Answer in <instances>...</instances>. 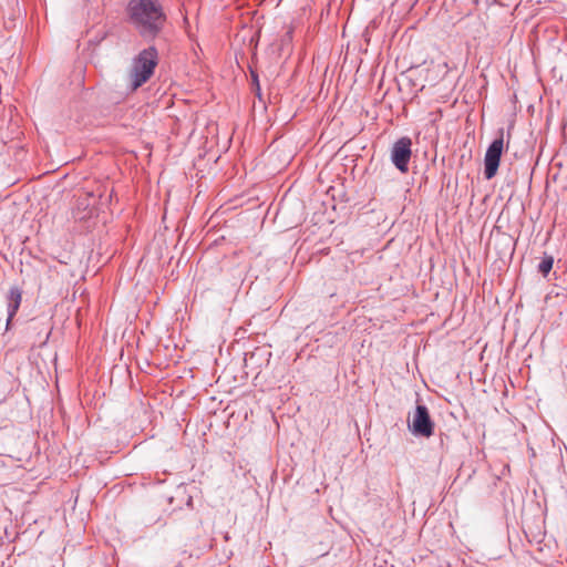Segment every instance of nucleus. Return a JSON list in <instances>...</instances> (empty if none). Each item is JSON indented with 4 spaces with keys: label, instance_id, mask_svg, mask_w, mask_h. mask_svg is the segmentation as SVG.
Listing matches in <instances>:
<instances>
[{
    "label": "nucleus",
    "instance_id": "nucleus-1",
    "mask_svg": "<svg viewBox=\"0 0 567 567\" xmlns=\"http://www.w3.org/2000/svg\"><path fill=\"white\" fill-rule=\"evenodd\" d=\"M125 12L128 22L143 38H155L166 23L159 0H130Z\"/></svg>",
    "mask_w": 567,
    "mask_h": 567
},
{
    "label": "nucleus",
    "instance_id": "nucleus-2",
    "mask_svg": "<svg viewBox=\"0 0 567 567\" xmlns=\"http://www.w3.org/2000/svg\"><path fill=\"white\" fill-rule=\"evenodd\" d=\"M157 63L158 52L155 47H148L142 50L133 59L130 72L131 91L137 90L152 78Z\"/></svg>",
    "mask_w": 567,
    "mask_h": 567
},
{
    "label": "nucleus",
    "instance_id": "nucleus-3",
    "mask_svg": "<svg viewBox=\"0 0 567 567\" xmlns=\"http://www.w3.org/2000/svg\"><path fill=\"white\" fill-rule=\"evenodd\" d=\"M434 426L427 408L421 404L416 405L411 420H409L410 431L415 436L430 437L434 433Z\"/></svg>",
    "mask_w": 567,
    "mask_h": 567
},
{
    "label": "nucleus",
    "instance_id": "nucleus-4",
    "mask_svg": "<svg viewBox=\"0 0 567 567\" xmlns=\"http://www.w3.org/2000/svg\"><path fill=\"white\" fill-rule=\"evenodd\" d=\"M504 150V130L498 131V137L487 147L484 157V175L486 179L493 178L498 169L501 156Z\"/></svg>",
    "mask_w": 567,
    "mask_h": 567
},
{
    "label": "nucleus",
    "instance_id": "nucleus-5",
    "mask_svg": "<svg viewBox=\"0 0 567 567\" xmlns=\"http://www.w3.org/2000/svg\"><path fill=\"white\" fill-rule=\"evenodd\" d=\"M412 141L410 137L404 136L399 138L392 146L391 161L393 165L401 172L408 173L409 163L412 155Z\"/></svg>",
    "mask_w": 567,
    "mask_h": 567
},
{
    "label": "nucleus",
    "instance_id": "nucleus-6",
    "mask_svg": "<svg viewBox=\"0 0 567 567\" xmlns=\"http://www.w3.org/2000/svg\"><path fill=\"white\" fill-rule=\"evenodd\" d=\"M8 300V319L7 327L10 324L11 320L16 316L22 300V291L18 286H13L10 288L9 293L7 296Z\"/></svg>",
    "mask_w": 567,
    "mask_h": 567
},
{
    "label": "nucleus",
    "instance_id": "nucleus-7",
    "mask_svg": "<svg viewBox=\"0 0 567 567\" xmlns=\"http://www.w3.org/2000/svg\"><path fill=\"white\" fill-rule=\"evenodd\" d=\"M554 265V258L550 255H544L540 262L538 264V271L544 276L547 277V275L550 272Z\"/></svg>",
    "mask_w": 567,
    "mask_h": 567
},
{
    "label": "nucleus",
    "instance_id": "nucleus-8",
    "mask_svg": "<svg viewBox=\"0 0 567 567\" xmlns=\"http://www.w3.org/2000/svg\"><path fill=\"white\" fill-rule=\"evenodd\" d=\"M252 84L256 86V94L260 96V86L258 81V75L255 72H251Z\"/></svg>",
    "mask_w": 567,
    "mask_h": 567
}]
</instances>
